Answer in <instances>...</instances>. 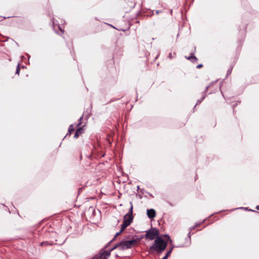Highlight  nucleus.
I'll list each match as a JSON object with an SVG mask.
<instances>
[{
	"instance_id": "nucleus-8",
	"label": "nucleus",
	"mask_w": 259,
	"mask_h": 259,
	"mask_svg": "<svg viewBox=\"0 0 259 259\" xmlns=\"http://www.w3.org/2000/svg\"><path fill=\"white\" fill-rule=\"evenodd\" d=\"M75 131V128L74 127V125L71 124L68 128V134L70 135L73 132Z\"/></svg>"
},
{
	"instance_id": "nucleus-16",
	"label": "nucleus",
	"mask_w": 259,
	"mask_h": 259,
	"mask_svg": "<svg viewBox=\"0 0 259 259\" xmlns=\"http://www.w3.org/2000/svg\"><path fill=\"white\" fill-rule=\"evenodd\" d=\"M169 56L171 58V54H169Z\"/></svg>"
},
{
	"instance_id": "nucleus-12",
	"label": "nucleus",
	"mask_w": 259,
	"mask_h": 259,
	"mask_svg": "<svg viewBox=\"0 0 259 259\" xmlns=\"http://www.w3.org/2000/svg\"><path fill=\"white\" fill-rule=\"evenodd\" d=\"M19 71H20L19 65L18 64L17 65V68L16 73V74H19Z\"/></svg>"
},
{
	"instance_id": "nucleus-4",
	"label": "nucleus",
	"mask_w": 259,
	"mask_h": 259,
	"mask_svg": "<svg viewBox=\"0 0 259 259\" xmlns=\"http://www.w3.org/2000/svg\"><path fill=\"white\" fill-rule=\"evenodd\" d=\"M159 230L155 228H152L146 232L145 238L152 240L159 237Z\"/></svg>"
},
{
	"instance_id": "nucleus-3",
	"label": "nucleus",
	"mask_w": 259,
	"mask_h": 259,
	"mask_svg": "<svg viewBox=\"0 0 259 259\" xmlns=\"http://www.w3.org/2000/svg\"><path fill=\"white\" fill-rule=\"evenodd\" d=\"M131 207L130 208L128 212L126 214L123 218V221L122 224L121 225V229L119 232L116 233L114 238L113 239H115V238L119 236L124 230L133 221V206L132 203L131 202Z\"/></svg>"
},
{
	"instance_id": "nucleus-13",
	"label": "nucleus",
	"mask_w": 259,
	"mask_h": 259,
	"mask_svg": "<svg viewBox=\"0 0 259 259\" xmlns=\"http://www.w3.org/2000/svg\"><path fill=\"white\" fill-rule=\"evenodd\" d=\"M202 67H203L202 64H199L197 66V68L200 69V68H202Z\"/></svg>"
},
{
	"instance_id": "nucleus-1",
	"label": "nucleus",
	"mask_w": 259,
	"mask_h": 259,
	"mask_svg": "<svg viewBox=\"0 0 259 259\" xmlns=\"http://www.w3.org/2000/svg\"><path fill=\"white\" fill-rule=\"evenodd\" d=\"M137 241L135 239L121 241L115 245L114 246L109 250L101 251L99 254L96 255L92 259H107L110 255V252L114 249L116 248H118L119 250L127 249L135 245Z\"/></svg>"
},
{
	"instance_id": "nucleus-5",
	"label": "nucleus",
	"mask_w": 259,
	"mask_h": 259,
	"mask_svg": "<svg viewBox=\"0 0 259 259\" xmlns=\"http://www.w3.org/2000/svg\"><path fill=\"white\" fill-rule=\"evenodd\" d=\"M147 215L150 219H153L156 216V211L153 209L147 210Z\"/></svg>"
},
{
	"instance_id": "nucleus-9",
	"label": "nucleus",
	"mask_w": 259,
	"mask_h": 259,
	"mask_svg": "<svg viewBox=\"0 0 259 259\" xmlns=\"http://www.w3.org/2000/svg\"><path fill=\"white\" fill-rule=\"evenodd\" d=\"M54 28L55 29H56V28H58L59 29V30H60V31L62 33H63V30L62 29V28L60 27V26L59 25H55L54 24Z\"/></svg>"
},
{
	"instance_id": "nucleus-19",
	"label": "nucleus",
	"mask_w": 259,
	"mask_h": 259,
	"mask_svg": "<svg viewBox=\"0 0 259 259\" xmlns=\"http://www.w3.org/2000/svg\"><path fill=\"white\" fill-rule=\"evenodd\" d=\"M135 6V4H134L133 7H134Z\"/></svg>"
},
{
	"instance_id": "nucleus-6",
	"label": "nucleus",
	"mask_w": 259,
	"mask_h": 259,
	"mask_svg": "<svg viewBox=\"0 0 259 259\" xmlns=\"http://www.w3.org/2000/svg\"><path fill=\"white\" fill-rule=\"evenodd\" d=\"M84 132V130L82 127L78 128L74 136V138H78L80 135H81Z\"/></svg>"
},
{
	"instance_id": "nucleus-11",
	"label": "nucleus",
	"mask_w": 259,
	"mask_h": 259,
	"mask_svg": "<svg viewBox=\"0 0 259 259\" xmlns=\"http://www.w3.org/2000/svg\"><path fill=\"white\" fill-rule=\"evenodd\" d=\"M48 245H49V243L48 242H42L40 243L41 246Z\"/></svg>"
},
{
	"instance_id": "nucleus-7",
	"label": "nucleus",
	"mask_w": 259,
	"mask_h": 259,
	"mask_svg": "<svg viewBox=\"0 0 259 259\" xmlns=\"http://www.w3.org/2000/svg\"><path fill=\"white\" fill-rule=\"evenodd\" d=\"M186 58L189 60H190L193 63H195L197 61V58L194 56V54L192 53L190 57H186Z\"/></svg>"
},
{
	"instance_id": "nucleus-14",
	"label": "nucleus",
	"mask_w": 259,
	"mask_h": 259,
	"mask_svg": "<svg viewBox=\"0 0 259 259\" xmlns=\"http://www.w3.org/2000/svg\"><path fill=\"white\" fill-rule=\"evenodd\" d=\"M167 258L166 256H164L162 259H167Z\"/></svg>"
},
{
	"instance_id": "nucleus-2",
	"label": "nucleus",
	"mask_w": 259,
	"mask_h": 259,
	"mask_svg": "<svg viewBox=\"0 0 259 259\" xmlns=\"http://www.w3.org/2000/svg\"><path fill=\"white\" fill-rule=\"evenodd\" d=\"M167 245L166 242L164 241L161 237H158L154 240L153 245L150 247L149 251L151 253L154 252L161 253L165 249Z\"/></svg>"
},
{
	"instance_id": "nucleus-18",
	"label": "nucleus",
	"mask_w": 259,
	"mask_h": 259,
	"mask_svg": "<svg viewBox=\"0 0 259 259\" xmlns=\"http://www.w3.org/2000/svg\"><path fill=\"white\" fill-rule=\"evenodd\" d=\"M90 208H92V209H93V207H91Z\"/></svg>"
},
{
	"instance_id": "nucleus-17",
	"label": "nucleus",
	"mask_w": 259,
	"mask_h": 259,
	"mask_svg": "<svg viewBox=\"0 0 259 259\" xmlns=\"http://www.w3.org/2000/svg\"><path fill=\"white\" fill-rule=\"evenodd\" d=\"M80 123H78L77 126H79L80 125Z\"/></svg>"
},
{
	"instance_id": "nucleus-10",
	"label": "nucleus",
	"mask_w": 259,
	"mask_h": 259,
	"mask_svg": "<svg viewBox=\"0 0 259 259\" xmlns=\"http://www.w3.org/2000/svg\"><path fill=\"white\" fill-rule=\"evenodd\" d=\"M172 249H173V248L172 247V248H171V249H170V250H169V251L166 253V254H165V256H166L167 257H168L170 256V254H171V252H172Z\"/></svg>"
},
{
	"instance_id": "nucleus-15",
	"label": "nucleus",
	"mask_w": 259,
	"mask_h": 259,
	"mask_svg": "<svg viewBox=\"0 0 259 259\" xmlns=\"http://www.w3.org/2000/svg\"><path fill=\"white\" fill-rule=\"evenodd\" d=\"M256 208L257 209H259V206H258V205H257V206L256 207Z\"/></svg>"
}]
</instances>
